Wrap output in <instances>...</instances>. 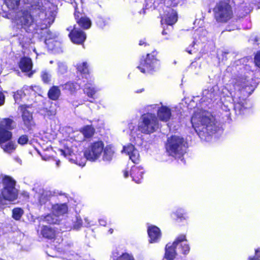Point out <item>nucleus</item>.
I'll return each mask as SVG.
<instances>
[{"label": "nucleus", "mask_w": 260, "mask_h": 260, "mask_svg": "<svg viewBox=\"0 0 260 260\" xmlns=\"http://www.w3.org/2000/svg\"><path fill=\"white\" fill-rule=\"evenodd\" d=\"M12 133L8 130L0 127V144L5 143L12 138Z\"/></svg>", "instance_id": "27"}, {"label": "nucleus", "mask_w": 260, "mask_h": 260, "mask_svg": "<svg viewBox=\"0 0 260 260\" xmlns=\"http://www.w3.org/2000/svg\"><path fill=\"white\" fill-rule=\"evenodd\" d=\"M171 109L167 106H161L157 110L156 117L158 120L163 122H168L171 119Z\"/></svg>", "instance_id": "16"}, {"label": "nucleus", "mask_w": 260, "mask_h": 260, "mask_svg": "<svg viewBox=\"0 0 260 260\" xmlns=\"http://www.w3.org/2000/svg\"><path fill=\"white\" fill-rule=\"evenodd\" d=\"M191 121L192 124L197 122L196 131L200 137L210 135L216 131L214 120L203 113L199 114L198 117L192 116Z\"/></svg>", "instance_id": "4"}, {"label": "nucleus", "mask_w": 260, "mask_h": 260, "mask_svg": "<svg viewBox=\"0 0 260 260\" xmlns=\"http://www.w3.org/2000/svg\"><path fill=\"white\" fill-rule=\"evenodd\" d=\"M62 90L71 94L76 93L80 88V84L74 81H68L64 84L60 85Z\"/></svg>", "instance_id": "21"}, {"label": "nucleus", "mask_w": 260, "mask_h": 260, "mask_svg": "<svg viewBox=\"0 0 260 260\" xmlns=\"http://www.w3.org/2000/svg\"><path fill=\"white\" fill-rule=\"evenodd\" d=\"M56 162H60V161L58 160V161H56Z\"/></svg>", "instance_id": "62"}, {"label": "nucleus", "mask_w": 260, "mask_h": 260, "mask_svg": "<svg viewBox=\"0 0 260 260\" xmlns=\"http://www.w3.org/2000/svg\"><path fill=\"white\" fill-rule=\"evenodd\" d=\"M249 260H259L257 258L252 257L249 259Z\"/></svg>", "instance_id": "58"}, {"label": "nucleus", "mask_w": 260, "mask_h": 260, "mask_svg": "<svg viewBox=\"0 0 260 260\" xmlns=\"http://www.w3.org/2000/svg\"><path fill=\"white\" fill-rule=\"evenodd\" d=\"M234 101V110L237 115H244L248 108L247 107V101L245 98H235Z\"/></svg>", "instance_id": "15"}, {"label": "nucleus", "mask_w": 260, "mask_h": 260, "mask_svg": "<svg viewBox=\"0 0 260 260\" xmlns=\"http://www.w3.org/2000/svg\"><path fill=\"white\" fill-rule=\"evenodd\" d=\"M76 69L77 73L80 74L82 78H85L86 79L91 78L90 71L87 62L84 61L77 63Z\"/></svg>", "instance_id": "20"}, {"label": "nucleus", "mask_w": 260, "mask_h": 260, "mask_svg": "<svg viewBox=\"0 0 260 260\" xmlns=\"http://www.w3.org/2000/svg\"><path fill=\"white\" fill-rule=\"evenodd\" d=\"M67 30L70 31L68 36L72 43L77 45L84 43L86 39V35L83 30L76 27V25L68 27Z\"/></svg>", "instance_id": "12"}, {"label": "nucleus", "mask_w": 260, "mask_h": 260, "mask_svg": "<svg viewBox=\"0 0 260 260\" xmlns=\"http://www.w3.org/2000/svg\"><path fill=\"white\" fill-rule=\"evenodd\" d=\"M113 260H135V258L132 254L124 252L119 256H115Z\"/></svg>", "instance_id": "35"}, {"label": "nucleus", "mask_w": 260, "mask_h": 260, "mask_svg": "<svg viewBox=\"0 0 260 260\" xmlns=\"http://www.w3.org/2000/svg\"><path fill=\"white\" fill-rule=\"evenodd\" d=\"M159 128V122L156 116L152 113L147 112L141 116L138 129L144 134H150Z\"/></svg>", "instance_id": "7"}, {"label": "nucleus", "mask_w": 260, "mask_h": 260, "mask_svg": "<svg viewBox=\"0 0 260 260\" xmlns=\"http://www.w3.org/2000/svg\"><path fill=\"white\" fill-rule=\"evenodd\" d=\"M255 65L260 68V50L255 54L254 58Z\"/></svg>", "instance_id": "45"}, {"label": "nucleus", "mask_w": 260, "mask_h": 260, "mask_svg": "<svg viewBox=\"0 0 260 260\" xmlns=\"http://www.w3.org/2000/svg\"><path fill=\"white\" fill-rule=\"evenodd\" d=\"M224 112H225V114H224V116L223 115V114H221V115L222 116V118H223L224 117H226V118H225V120L226 121H231V113H230V111L228 110V111H225Z\"/></svg>", "instance_id": "47"}, {"label": "nucleus", "mask_w": 260, "mask_h": 260, "mask_svg": "<svg viewBox=\"0 0 260 260\" xmlns=\"http://www.w3.org/2000/svg\"><path fill=\"white\" fill-rule=\"evenodd\" d=\"M45 39V43L48 50L53 51L54 53H60L62 52V44L60 41L58 40L57 36L47 28L43 31Z\"/></svg>", "instance_id": "9"}, {"label": "nucleus", "mask_w": 260, "mask_h": 260, "mask_svg": "<svg viewBox=\"0 0 260 260\" xmlns=\"http://www.w3.org/2000/svg\"><path fill=\"white\" fill-rule=\"evenodd\" d=\"M52 211L54 215L60 216L68 212V206L67 203L56 204L52 206Z\"/></svg>", "instance_id": "23"}, {"label": "nucleus", "mask_w": 260, "mask_h": 260, "mask_svg": "<svg viewBox=\"0 0 260 260\" xmlns=\"http://www.w3.org/2000/svg\"><path fill=\"white\" fill-rule=\"evenodd\" d=\"M74 17L76 21L79 19H81L83 17L86 15L83 10L81 8H79L77 4H75L74 6Z\"/></svg>", "instance_id": "32"}, {"label": "nucleus", "mask_w": 260, "mask_h": 260, "mask_svg": "<svg viewBox=\"0 0 260 260\" xmlns=\"http://www.w3.org/2000/svg\"><path fill=\"white\" fill-rule=\"evenodd\" d=\"M3 126L7 129H12V124L13 122V120L9 118H6L3 119Z\"/></svg>", "instance_id": "43"}, {"label": "nucleus", "mask_w": 260, "mask_h": 260, "mask_svg": "<svg viewBox=\"0 0 260 260\" xmlns=\"http://www.w3.org/2000/svg\"><path fill=\"white\" fill-rule=\"evenodd\" d=\"M58 234L57 229L50 225H43L41 226L39 235L48 240L54 241Z\"/></svg>", "instance_id": "14"}, {"label": "nucleus", "mask_w": 260, "mask_h": 260, "mask_svg": "<svg viewBox=\"0 0 260 260\" xmlns=\"http://www.w3.org/2000/svg\"><path fill=\"white\" fill-rule=\"evenodd\" d=\"M2 182L4 186L0 193V207L6 204V201L13 202L16 200L18 196V191L15 188L16 181L12 177L4 176Z\"/></svg>", "instance_id": "5"}, {"label": "nucleus", "mask_w": 260, "mask_h": 260, "mask_svg": "<svg viewBox=\"0 0 260 260\" xmlns=\"http://www.w3.org/2000/svg\"><path fill=\"white\" fill-rule=\"evenodd\" d=\"M5 152L11 153L16 149V146L12 142H9L2 147Z\"/></svg>", "instance_id": "36"}, {"label": "nucleus", "mask_w": 260, "mask_h": 260, "mask_svg": "<svg viewBox=\"0 0 260 260\" xmlns=\"http://www.w3.org/2000/svg\"><path fill=\"white\" fill-rule=\"evenodd\" d=\"M13 95L15 103H19L22 101V99L25 96L26 94L23 88H22L17 90L16 91L13 92Z\"/></svg>", "instance_id": "33"}, {"label": "nucleus", "mask_w": 260, "mask_h": 260, "mask_svg": "<svg viewBox=\"0 0 260 260\" xmlns=\"http://www.w3.org/2000/svg\"><path fill=\"white\" fill-rule=\"evenodd\" d=\"M32 66L31 59L26 56L21 57L18 63V66L22 72H28L31 71Z\"/></svg>", "instance_id": "22"}, {"label": "nucleus", "mask_w": 260, "mask_h": 260, "mask_svg": "<svg viewBox=\"0 0 260 260\" xmlns=\"http://www.w3.org/2000/svg\"><path fill=\"white\" fill-rule=\"evenodd\" d=\"M144 91V88H142V89H139V90H137L136 92V93H141L143 91Z\"/></svg>", "instance_id": "54"}, {"label": "nucleus", "mask_w": 260, "mask_h": 260, "mask_svg": "<svg viewBox=\"0 0 260 260\" xmlns=\"http://www.w3.org/2000/svg\"><path fill=\"white\" fill-rule=\"evenodd\" d=\"M109 232L110 233V234H112L113 232V230L112 229H109Z\"/></svg>", "instance_id": "57"}, {"label": "nucleus", "mask_w": 260, "mask_h": 260, "mask_svg": "<svg viewBox=\"0 0 260 260\" xmlns=\"http://www.w3.org/2000/svg\"><path fill=\"white\" fill-rule=\"evenodd\" d=\"M159 61L158 52L154 49L150 53L141 57L137 68L143 74H153L156 71Z\"/></svg>", "instance_id": "6"}, {"label": "nucleus", "mask_w": 260, "mask_h": 260, "mask_svg": "<svg viewBox=\"0 0 260 260\" xmlns=\"http://www.w3.org/2000/svg\"><path fill=\"white\" fill-rule=\"evenodd\" d=\"M95 22L96 25L101 28H103L108 24L106 19L102 17H98Z\"/></svg>", "instance_id": "40"}, {"label": "nucleus", "mask_w": 260, "mask_h": 260, "mask_svg": "<svg viewBox=\"0 0 260 260\" xmlns=\"http://www.w3.org/2000/svg\"><path fill=\"white\" fill-rule=\"evenodd\" d=\"M81 133L83 134L84 138H90L94 134L95 129L90 125H87L84 126L81 130Z\"/></svg>", "instance_id": "29"}, {"label": "nucleus", "mask_w": 260, "mask_h": 260, "mask_svg": "<svg viewBox=\"0 0 260 260\" xmlns=\"http://www.w3.org/2000/svg\"><path fill=\"white\" fill-rule=\"evenodd\" d=\"M162 34L163 35H168V33L166 31V30H165V29H164V30H162Z\"/></svg>", "instance_id": "55"}, {"label": "nucleus", "mask_w": 260, "mask_h": 260, "mask_svg": "<svg viewBox=\"0 0 260 260\" xmlns=\"http://www.w3.org/2000/svg\"><path fill=\"white\" fill-rule=\"evenodd\" d=\"M189 53L191 54V51H188Z\"/></svg>", "instance_id": "61"}, {"label": "nucleus", "mask_w": 260, "mask_h": 260, "mask_svg": "<svg viewBox=\"0 0 260 260\" xmlns=\"http://www.w3.org/2000/svg\"><path fill=\"white\" fill-rule=\"evenodd\" d=\"M54 18L52 14L47 17L42 3L37 2L31 4L28 9L21 11L18 24L26 32L42 39L44 37L43 31L50 26Z\"/></svg>", "instance_id": "1"}, {"label": "nucleus", "mask_w": 260, "mask_h": 260, "mask_svg": "<svg viewBox=\"0 0 260 260\" xmlns=\"http://www.w3.org/2000/svg\"><path fill=\"white\" fill-rule=\"evenodd\" d=\"M20 195L23 197L24 200H27L29 198V193L26 191H22Z\"/></svg>", "instance_id": "49"}, {"label": "nucleus", "mask_w": 260, "mask_h": 260, "mask_svg": "<svg viewBox=\"0 0 260 260\" xmlns=\"http://www.w3.org/2000/svg\"><path fill=\"white\" fill-rule=\"evenodd\" d=\"M213 17L218 24L229 22L234 17L232 6L228 0H221L213 8Z\"/></svg>", "instance_id": "3"}, {"label": "nucleus", "mask_w": 260, "mask_h": 260, "mask_svg": "<svg viewBox=\"0 0 260 260\" xmlns=\"http://www.w3.org/2000/svg\"><path fill=\"white\" fill-rule=\"evenodd\" d=\"M59 151L61 153V155H63L64 157H66L68 159V160L69 161H72V159L71 158H70V157L72 155V154L73 153V152L70 151V150H68V152L67 153L65 150H63V149H59Z\"/></svg>", "instance_id": "44"}, {"label": "nucleus", "mask_w": 260, "mask_h": 260, "mask_svg": "<svg viewBox=\"0 0 260 260\" xmlns=\"http://www.w3.org/2000/svg\"><path fill=\"white\" fill-rule=\"evenodd\" d=\"M47 95L48 98L52 101H57L60 95V90L58 86L53 85L49 89Z\"/></svg>", "instance_id": "25"}, {"label": "nucleus", "mask_w": 260, "mask_h": 260, "mask_svg": "<svg viewBox=\"0 0 260 260\" xmlns=\"http://www.w3.org/2000/svg\"><path fill=\"white\" fill-rule=\"evenodd\" d=\"M5 4L10 10L17 9L20 4V0H4Z\"/></svg>", "instance_id": "31"}, {"label": "nucleus", "mask_w": 260, "mask_h": 260, "mask_svg": "<svg viewBox=\"0 0 260 260\" xmlns=\"http://www.w3.org/2000/svg\"><path fill=\"white\" fill-rule=\"evenodd\" d=\"M56 164H57V166H58L59 164L57 163Z\"/></svg>", "instance_id": "63"}, {"label": "nucleus", "mask_w": 260, "mask_h": 260, "mask_svg": "<svg viewBox=\"0 0 260 260\" xmlns=\"http://www.w3.org/2000/svg\"><path fill=\"white\" fill-rule=\"evenodd\" d=\"M139 45L140 46H142V45L146 46L148 44L146 42V39H144L143 40H141L139 41Z\"/></svg>", "instance_id": "50"}, {"label": "nucleus", "mask_w": 260, "mask_h": 260, "mask_svg": "<svg viewBox=\"0 0 260 260\" xmlns=\"http://www.w3.org/2000/svg\"><path fill=\"white\" fill-rule=\"evenodd\" d=\"M135 150H136V149L135 146L133 144L129 143L127 146L123 147L122 151H124L128 155V156H129Z\"/></svg>", "instance_id": "39"}, {"label": "nucleus", "mask_w": 260, "mask_h": 260, "mask_svg": "<svg viewBox=\"0 0 260 260\" xmlns=\"http://www.w3.org/2000/svg\"><path fill=\"white\" fill-rule=\"evenodd\" d=\"M83 222L81 219L77 218L76 221L73 224V228L75 229L79 230L82 226Z\"/></svg>", "instance_id": "46"}, {"label": "nucleus", "mask_w": 260, "mask_h": 260, "mask_svg": "<svg viewBox=\"0 0 260 260\" xmlns=\"http://www.w3.org/2000/svg\"><path fill=\"white\" fill-rule=\"evenodd\" d=\"M104 147V143L102 141H97L91 143L88 148L84 152V156L87 160L94 161L99 158Z\"/></svg>", "instance_id": "8"}, {"label": "nucleus", "mask_w": 260, "mask_h": 260, "mask_svg": "<svg viewBox=\"0 0 260 260\" xmlns=\"http://www.w3.org/2000/svg\"><path fill=\"white\" fill-rule=\"evenodd\" d=\"M76 22L81 28L84 29H88L91 25V21L86 15L81 19H78Z\"/></svg>", "instance_id": "28"}, {"label": "nucleus", "mask_w": 260, "mask_h": 260, "mask_svg": "<svg viewBox=\"0 0 260 260\" xmlns=\"http://www.w3.org/2000/svg\"><path fill=\"white\" fill-rule=\"evenodd\" d=\"M80 166H81V167H83L85 166V163H84V164H78Z\"/></svg>", "instance_id": "56"}, {"label": "nucleus", "mask_w": 260, "mask_h": 260, "mask_svg": "<svg viewBox=\"0 0 260 260\" xmlns=\"http://www.w3.org/2000/svg\"><path fill=\"white\" fill-rule=\"evenodd\" d=\"M184 242H187L186 235L181 234L176 237L172 244H167L165 247L164 258L167 260H174L177 255L176 252L177 247L180 243Z\"/></svg>", "instance_id": "10"}, {"label": "nucleus", "mask_w": 260, "mask_h": 260, "mask_svg": "<svg viewBox=\"0 0 260 260\" xmlns=\"http://www.w3.org/2000/svg\"><path fill=\"white\" fill-rule=\"evenodd\" d=\"M255 255L260 257V248L255 250Z\"/></svg>", "instance_id": "52"}, {"label": "nucleus", "mask_w": 260, "mask_h": 260, "mask_svg": "<svg viewBox=\"0 0 260 260\" xmlns=\"http://www.w3.org/2000/svg\"><path fill=\"white\" fill-rule=\"evenodd\" d=\"M123 175H124V177L125 178H127L128 176V171H124V173H123Z\"/></svg>", "instance_id": "53"}, {"label": "nucleus", "mask_w": 260, "mask_h": 260, "mask_svg": "<svg viewBox=\"0 0 260 260\" xmlns=\"http://www.w3.org/2000/svg\"><path fill=\"white\" fill-rule=\"evenodd\" d=\"M32 107V105L21 104L18 107V110L21 113L23 123L28 131H30L36 125L34 120L32 112L28 109Z\"/></svg>", "instance_id": "11"}, {"label": "nucleus", "mask_w": 260, "mask_h": 260, "mask_svg": "<svg viewBox=\"0 0 260 260\" xmlns=\"http://www.w3.org/2000/svg\"><path fill=\"white\" fill-rule=\"evenodd\" d=\"M100 224L102 226H105L106 225V222L104 219H101L99 220Z\"/></svg>", "instance_id": "51"}, {"label": "nucleus", "mask_w": 260, "mask_h": 260, "mask_svg": "<svg viewBox=\"0 0 260 260\" xmlns=\"http://www.w3.org/2000/svg\"><path fill=\"white\" fill-rule=\"evenodd\" d=\"M129 159L133 162H137L140 160V154L139 151L136 149L133 151L132 153L129 156Z\"/></svg>", "instance_id": "41"}, {"label": "nucleus", "mask_w": 260, "mask_h": 260, "mask_svg": "<svg viewBox=\"0 0 260 260\" xmlns=\"http://www.w3.org/2000/svg\"><path fill=\"white\" fill-rule=\"evenodd\" d=\"M32 74H33V72H31V73H29V74H28V76H29V77H30L32 76Z\"/></svg>", "instance_id": "59"}, {"label": "nucleus", "mask_w": 260, "mask_h": 260, "mask_svg": "<svg viewBox=\"0 0 260 260\" xmlns=\"http://www.w3.org/2000/svg\"><path fill=\"white\" fill-rule=\"evenodd\" d=\"M231 80L232 84L234 87H240L239 91L241 94H245V93H246V96H248L251 94L253 90L247 91V88L250 89L252 86L247 83V80L245 76H235L232 77Z\"/></svg>", "instance_id": "13"}, {"label": "nucleus", "mask_w": 260, "mask_h": 260, "mask_svg": "<svg viewBox=\"0 0 260 260\" xmlns=\"http://www.w3.org/2000/svg\"><path fill=\"white\" fill-rule=\"evenodd\" d=\"M28 142V137L26 135H22L18 139L17 142L21 145H24L27 144Z\"/></svg>", "instance_id": "42"}, {"label": "nucleus", "mask_w": 260, "mask_h": 260, "mask_svg": "<svg viewBox=\"0 0 260 260\" xmlns=\"http://www.w3.org/2000/svg\"><path fill=\"white\" fill-rule=\"evenodd\" d=\"M147 233L149 238V242L150 243L157 242L161 237V231L156 226H149L147 229Z\"/></svg>", "instance_id": "17"}, {"label": "nucleus", "mask_w": 260, "mask_h": 260, "mask_svg": "<svg viewBox=\"0 0 260 260\" xmlns=\"http://www.w3.org/2000/svg\"><path fill=\"white\" fill-rule=\"evenodd\" d=\"M104 154L103 159L105 161H110L112 160L114 155V151L112 147L110 145H107L104 148L103 151Z\"/></svg>", "instance_id": "26"}, {"label": "nucleus", "mask_w": 260, "mask_h": 260, "mask_svg": "<svg viewBox=\"0 0 260 260\" xmlns=\"http://www.w3.org/2000/svg\"><path fill=\"white\" fill-rule=\"evenodd\" d=\"M24 213L23 209L20 207L14 208L12 210V218L15 220H19Z\"/></svg>", "instance_id": "34"}, {"label": "nucleus", "mask_w": 260, "mask_h": 260, "mask_svg": "<svg viewBox=\"0 0 260 260\" xmlns=\"http://www.w3.org/2000/svg\"><path fill=\"white\" fill-rule=\"evenodd\" d=\"M143 169L141 166L134 165L130 171V175L134 180L138 181L142 178Z\"/></svg>", "instance_id": "24"}, {"label": "nucleus", "mask_w": 260, "mask_h": 260, "mask_svg": "<svg viewBox=\"0 0 260 260\" xmlns=\"http://www.w3.org/2000/svg\"><path fill=\"white\" fill-rule=\"evenodd\" d=\"M183 242L180 243L178 246H179V248L180 249L181 253L184 255L187 254L190 251V247L188 244L187 243H182Z\"/></svg>", "instance_id": "37"}, {"label": "nucleus", "mask_w": 260, "mask_h": 260, "mask_svg": "<svg viewBox=\"0 0 260 260\" xmlns=\"http://www.w3.org/2000/svg\"><path fill=\"white\" fill-rule=\"evenodd\" d=\"M186 142L184 138L176 135L168 138L165 144L166 152L169 155L181 160L186 153Z\"/></svg>", "instance_id": "2"}, {"label": "nucleus", "mask_w": 260, "mask_h": 260, "mask_svg": "<svg viewBox=\"0 0 260 260\" xmlns=\"http://www.w3.org/2000/svg\"><path fill=\"white\" fill-rule=\"evenodd\" d=\"M5 96L3 93L0 91V106H2L5 103Z\"/></svg>", "instance_id": "48"}, {"label": "nucleus", "mask_w": 260, "mask_h": 260, "mask_svg": "<svg viewBox=\"0 0 260 260\" xmlns=\"http://www.w3.org/2000/svg\"><path fill=\"white\" fill-rule=\"evenodd\" d=\"M41 79L45 84H50L51 81V76L46 71H43L41 73Z\"/></svg>", "instance_id": "38"}, {"label": "nucleus", "mask_w": 260, "mask_h": 260, "mask_svg": "<svg viewBox=\"0 0 260 260\" xmlns=\"http://www.w3.org/2000/svg\"><path fill=\"white\" fill-rule=\"evenodd\" d=\"M177 20L178 15L176 11L172 8H169L164 15L161 22L164 21L167 25H173L177 21Z\"/></svg>", "instance_id": "18"}, {"label": "nucleus", "mask_w": 260, "mask_h": 260, "mask_svg": "<svg viewBox=\"0 0 260 260\" xmlns=\"http://www.w3.org/2000/svg\"><path fill=\"white\" fill-rule=\"evenodd\" d=\"M50 217V216L49 215H48L46 216V217L47 218V220H49V219H48V218H49V217Z\"/></svg>", "instance_id": "60"}, {"label": "nucleus", "mask_w": 260, "mask_h": 260, "mask_svg": "<svg viewBox=\"0 0 260 260\" xmlns=\"http://www.w3.org/2000/svg\"><path fill=\"white\" fill-rule=\"evenodd\" d=\"M83 92L87 96L90 98H93V95L96 92L94 87L91 86V83H86L84 85Z\"/></svg>", "instance_id": "30"}, {"label": "nucleus", "mask_w": 260, "mask_h": 260, "mask_svg": "<svg viewBox=\"0 0 260 260\" xmlns=\"http://www.w3.org/2000/svg\"><path fill=\"white\" fill-rule=\"evenodd\" d=\"M171 216L174 223L177 225H184L187 224L186 214L181 210L174 212Z\"/></svg>", "instance_id": "19"}]
</instances>
